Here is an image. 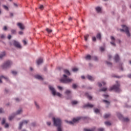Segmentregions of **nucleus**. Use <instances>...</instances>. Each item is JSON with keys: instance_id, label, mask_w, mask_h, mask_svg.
<instances>
[{"instance_id": "1", "label": "nucleus", "mask_w": 131, "mask_h": 131, "mask_svg": "<svg viewBox=\"0 0 131 131\" xmlns=\"http://www.w3.org/2000/svg\"><path fill=\"white\" fill-rule=\"evenodd\" d=\"M53 121L54 125L57 126V131H62V128H61V123H62V121H61V119L53 118Z\"/></svg>"}, {"instance_id": "2", "label": "nucleus", "mask_w": 131, "mask_h": 131, "mask_svg": "<svg viewBox=\"0 0 131 131\" xmlns=\"http://www.w3.org/2000/svg\"><path fill=\"white\" fill-rule=\"evenodd\" d=\"M60 82H62V83H70V82H72L73 81V79L69 78L67 76V75L64 74L61 79H60Z\"/></svg>"}, {"instance_id": "3", "label": "nucleus", "mask_w": 131, "mask_h": 131, "mask_svg": "<svg viewBox=\"0 0 131 131\" xmlns=\"http://www.w3.org/2000/svg\"><path fill=\"white\" fill-rule=\"evenodd\" d=\"M117 85H115L108 90V91H115L116 93H119L120 92V88H119L120 84L118 81H116Z\"/></svg>"}, {"instance_id": "4", "label": "nucleus", "mask_w": 131, "mask_h": 131, "mask_svg": "<svg viewBox=\"0 0 131 131\" xmlns=\"http://www.w3.org/2000/svg\"><path fill=\"white\" fill-rule=\"evenodd\" d=\"M49 90H50V91H51L52 93V95L53 96H57L58 97H62V94H61L59 92H57L56 93V91L55 90V89L53 88V86L49 85Z\"/></svg>"}, {"instance_id": "5", "label": "nucleus", "mask_w": 131, "mask_h": 131, "mask_svg": "<svg viewBox=\"0 0 131 131\" xmlns=\"http://www.w3.org/2000/svg\"><path fill=\"white\" fill-rule=\"evenodd\" d=\"M122 27L123 29H120V31H124L127 36H130V33H129V31H128V28H127L125 25H122Z\"/></svg>"}, {"instance_id": "6", "label": "nucleus", "mask_w": 131, "mask_h": 131, "mask_svg": "<svg viewBox=\"0 0 131 131\" xmlns=\"http://www.w3.org/2000/svg\"><path fill=\"white\" fill-rule=\"evenodd\" d=\"M12 61H7L2 66V68H3V69H6V68L10 67V66L12 65Z\"/></svg>"}, {"instance_id": "7", "label": "nucleus", "mask_w": 131, "mask_h": 131, "mask_svg": "<svg viewBox=\"0 0 131 131\" xmlns=\"http://www.w3.org/2000/svg\"><path fill=\"white\" fill-rule=\"evenodd\" d=\"M117 116L120 119H121L123 121H124L125 122H128V121H129V119H128V118H124L122 115H121V114L119 113L117 114Z\"/></svg>"}, {"instance_id": "8", "label": "nucleus", "mask_w": 131, "mask_h": 131, "mask_svg": "<svg viewBox=\"0 0 131 131\" xmlns=\"http://www.w3.org/2000/svg\"><path fill=\"white\" fill-rule=\"evenodd\" d=\"M79 120H80V118L78 117L76 118H74L73 119V121H66V122H67V123H69V124H74V123H75V122H77L78 121H79Z\"/></svg>"}, {"instance_id": "9", "label": "nucleus", "mask_w": 131, "mask_h": 131, "mask_svg": "<svg viewBox=\"0 0 131 131\" xmlns=\"http://www.w3.org/2000/svg\"><path fill=\"white\" fill-rule=\"evenodd\" d=\"M29 122V121L24 120L21 122L19 123L18 128L19 129H21L22 128V126H23V124H27Z\"/></svg>"}, {"instance_id": "10", "label": "nucleus", "mask_w": 131, "mask_h": 131, "mask_svg": "<svg viewBox=\"0 0 131 131\" xmlns=\"http://www.w3.org/2000/svg\"><path fill=\"white\" fill-rule=\"evenodd\" d=\"M13 45L14 47H16V48H18V49H21V47L19 42L16 41V40H13Z\"/></svg>"}, {"instance_id": "11", "label": "nucleus", "mask_w": 131, "mask_h": 131, "mask_svg": "<svg viewBox=\"0 0 131 131\" xmlns=\"http://www.w3.org/2000/svg\"><path fill=\"white\" fill-rule=\"evenodd\" d=\"M111 39L112 40V41L111 42V45L112 46H114V47H115V46H116V45L115 44V38H114V37L113 36H111Z\"/></svg>"}, {"instance_id": "12", "label": "nucleus", "mask_w": 131, "mask_h": 131, "mask_svg": "<svg viewBox=\"0 0 131 131\" xmlns=\"http://www.w3.org/2000/svg\"><path fill=\"white\" fill-rule=\"evenodd\" d=\"M43 62V59L42 58H39L38 59H37L36 60V63L38 64V65H40V64H41V63H42Z\"/></svg>"}, {"instance_id": "13", "label": "nucleus", "mask_w": 131, "mask_h": 131, "mask_svg": "<svg viewBox=\"0 0 131 131\" xmlns=\"http://www.w3.org/2000/svg\"><path fill=\"white\" fill-rule=\"evenodd\" d=\"M17 26L19 27L20 29L23 30L24 29V25L20 23H17Z\"/></svg>"}, {"instance_id": "14", "label": "nucleus", "mask_w": 131, "mask_h": 131, "mask_svg": "<svg viewBox=\"0 0 131 131\" xmlns=\"http://www.w3.org/2000/svg\"><path fill=\"white\" fill-rule=\"evenodd\" d=\"M86 107H89V108H93V107H94V105L93 104H91L90 103H88L87 104H85L84 106H83V107L84 108H85Z\"/></svg>"}, {"instance_id": "15", "label": "nucleus", "mask_w": 131, "mask_h": 131, "mask_svg": "<svg viewBox=\"0 0 131 131\" xmlns=\"http://www.w3.org/2000/svg\"><path fill=\"white\" fill-rule=\"evenodd\" d=\"M87 78L89 79V80H91V81H93V80H95V78L92 77L91 75H88Z\"/></svg>"}, {"instance_id": "16", "label": "nucleus", "mask_w": 131, "mask_h": 131, "mask_svg": "<svg viewBox=\"0 0 131 131\" xmlns=\"http://www.w3.org/2000/svg\"><path fill=\"white\" fill-rule=\"evenodd\" d=\"M64 73L67 74V75H68V76H69V75H70V72H69V71L67 69H65L63 70Z\"/></svg>"}, {"instance_id": "17", "label": "nucleus", "mask_w": 131, "mask_h": 131, "mask_svg": "<svg viewBox=\"0 0 131 131\" xmlns=\"http://www.w3.org/2000/svg\"><path fill=\"white\" fill-rule=\"evenodd\" d=\"M35 77L37 79H40V80H42V79H43V78H42V77H41L40 75H35Z\"/></svg>"}, {"instance_id": "18", "label": "nucleus", "mask_w": 131, "mask_h": 131, "mask_svg": "<svg viewBox=\"0 0 131 131\" xmlns=\"http://www.w3.org/2000/svg\"><path fill=\"white\" fill-rule=\"evenodd\" d=\"M3 78H4V79H5V80H6L7 81H8V78L7 77H5V76H1V77H0V83H2L3 82L2 81V79H3Z\"/></svg>"}, {"instance_id": "19", "label": "nucleus", "mask_w": 131, "mask_h": 131, "mask_svg": "<svg viewBox=\"0 0 131 131\" xmlns=\"http://www.w3.org/2000/svg\"><path fill=\"white\" fill-rule=\"evenodd\" d=\"M115 62H118V61H119V56H118V55H116L115 57Z\"/></svg>"}, {"instance_id": "20", "label": "nucleus", "mask_w": 131, "mask_h": 131, "mask_svg": "<svg viewBox=\"0 0 131 131\" xmlns=\"http://www.w3.org/2000/svg\"><path fill=\"white\" fill-rule=\"evenodd\" d=\"M96 10L97 11V12L98 13H100V12H101V11H102V9L100 7H98L96 8Z\"/></svg>"}, {"instance_id": "21", "label": "nucleus", "mask_w": 131, "mask_h": 131, "mask_svg": "<svg viewBox=\"0 0 131 131\" xmlns=\"http://www.w3.org/2000/svg\"><path fill=\"white\" fill-rule=\"evenodd\" d=\"M85 59L86 60H91V59H92V56H91V55H88L85 57Z\"/></svg>"}, {"instance_id": "22", "label": "nucleus", "mask_w": 131, "mask_h": 131, "mask_svg": "<svg viewBox=\"0 0 131 131\" xmlns=\"http://www.w3.org/2000/svg\"><path fill=\"white\" fill-rule=\"evenodd\" d=\"M11 31L12 34H16L17 33V31L15 29H12Z\"/></svg>"}, {"instance_id": "23", "label": "nucleus", "mask_w": 131, "mask_h": 131, "mask_svg": "<svg viewBox=\"0 0 131 131\" xmlns=\"http://www.w3.org/2000/svg\"><path fill=\"white\" fill-rule=\"evenodd\" d=\"M6 56V52H3L2 54L0 55V59H2L3 57Z\"/></svg>"}, {"instance_id": "24", "label": "nucleus", "mask_w": 131, "mask_h": 131, "mask_svg": "<svg viewBox=\"0 0 131 131\" xmlns=\"http://www.w3.org/2000/svg\"><path fill=\"white\" fill-rule=\"evenodd\" d=\"M85 95L87 96V98H88L89 100H92V99H93V97L90 96L88 93H85Z\"/></svg>"}, {"instance_id": "25", "label": "nucleus", "mask_w": 131, "mask_h": 131, "mask_svg": "<svg viewBox=\"0 0 131 131\" xmlns=\"http://www.w3.org/2000/svg\"><path fill=\"white\" fill-rule=\"evenodd\" d=\"M89 34H87V35H85V36H84V40H85V41H88V38H89Z\"/></svg>"}, {"instance_id": "26", "label": "nucleus", "mask_w": 131, "mask_h": 131, "mask_svg": "<svg viewBox=\"0 0 131 131\" xmlns=\"http://www.w3.org/2000/svg\"><path fill=\"white\" fill-rule=\"evenodd\" d=\"M107 91V88H103L99 90V92H106Z\"/></svg>"}, {"instance_id": "27", "label": "nucleus", "mask_w": 131, "mask_h": 131, "mask_svg": "<svg viewBox=\"0 0 131 131\" xmlns=\"http://www.w3.org/2000/svg\"><path fill=\"white\" fill-rule=\"evenodd\" d=\"M103 102H104V103H105V104H106V105H107V106H109L110 105V102L107 101V100H103Z\"/></svg>"}, {"instance_id": "28", "label": "nucleus", "mask_w": 131, "mask_h": 131, "mask_svg": "<svg viewBox=\"0 0 131 131\" xmlns=\"http://www.w3.org/2000/svg\"><path fill=\"white\" fill-rule=\"evenodd\" d=\"M65 94L66 95H69V94H71V91L70 90H66Z\"/></svg>"}, {"instance_id": "29", "label": "nucleus", "mask_w": 131, "mask_h": 131, "mask_svg": "<svg viewBox=\"0 0 131 131\" xmlns=\"http://www.w3.org/2000/svg\"><path fill=\"white\" fill-rule=\"evenodd\" d=\"M111 116L110 114H106L104 115V117L105 118H108V117Z\"/></svg>"}, {"instance_id": "30", "label": "nucleus", "mask_w": 131, "mask_h": 131, "mask_svg": "<svg viewBox=\"0 0 131 131\" xmlns=\"http://www.w3.org/2000/svg\"><path fill=\"white\" fill-rule=\"evenodd\" d=\"M97 38H98V39H101V34L100 33H98L97 34V36H96Z\"/></svg>"}, {"instance_id": "31", "label": "nucleus", "mask_w": 131, "mask_h": 131, "mask_svg": "<svg viewBox=\"0 0 131 131\" xmlns=\"http://www.w3.org/2000/svg\"><path fill=\"white\" fill-rule=\"evenodd\" d=\"M22 112V109H19L16 112V114H21Z\"/></svg>"}, {"instance_id": "32", "label": "nucleus", "mask_w": 131, "mask_h": 131, "mask_svg": "<svg viewBox=\"0 0 131 131\" xmlns=\"http://www.w3.org/2000/svg\"><path fill=\"white\" fill-rule=\"evenodd\" d=\"M84 131H95V128L90 129H84Z\"/></svg>"}, {"instance_id": "33", "label": "nucleus", "mask_w": 131, "mask_h": 131, "mask_svg": "<svg viewBox=\"0 0 131 131\" xmlns=\"http://www.w3.org/2000/svg\"><path fill=\"white\" fill-rule=\"evenodd\" d=\"M72 88H73V89L75 90V89H76V88H77V84H73Z\"/></svg>"}, {"instance_id": "34", "label": "nucleus", "mask_w": 131, "mask_h": 131, "mask_svg": "<svg viewBox=\"0 0 131 131\" xmlns=\"http://www.w3.org/2000/svg\"><path fill=\"white\" fill-rule=\"evenodd\" d=\"M73 72H76V71H78V69L76 68H74L72 69Z\"/></svg>"}, {"instance_id": "35", "label": "nucleus", "mask_w": 131, "mask_h": 131, "mask_svg": "<svg viewBox=\"0 0 131 131\" xmlns=\"http://www.w3.org/2000/svg\"><path fill=\"white\" fill-rule=\"evenodd\" d=\"M105 124L106 125H111V123L109 121L105 122Z\"/></svg>"}, {"instance_id": "36", "label": "nucleus", "mask_w": 131, "mask_h": 131, "mask_svg": "<svg viewBox=\"0 0 131 131\" xmlns=\"http://www.w3.org/2000/svg\"><path fill=\"white\" fill-rule=\"evenodd\" d=\"M94 111H95V113H100V110L98 108H96Z\"/></svg>"}, {"instance_id": "37", "label": "nucleus", "mask_w": 131, "mask_h": 131, "mask_svg": "<svg viewBox=\"0 0 131 131\" xmlns=\"http://www.w3.org/2000/svg\"><path fill=\"white\" fill-rule=\"evenodd\" d=\"M15 117V116H11L9 117V120H12L13 119V118H14Z\"/></svg>"}, {"instance_id": "38", "label": "nucleus", "mask_w": 131, "mask_h": 131, "mask_svg": "<svg viewBox=\"0 0 131 131\" xmlns=\"http://www.w3.org/2000/svg\"><path fill=\"white\" fill-rule=\"evenodd\" d=\"M78 102L77 101H73L72 102V104L73 105H76L77 104Z\"/></svg>"}, {"instance_id": "39", "label": "nucleus", "mask_w": 131, "mask_h": 131, "mask_svg": "<svg viewBox=\"0 0 131 131\" xmlns=\"http://www.w3.org/2000/svg\"><path fill=\"white\" fill-rule=\"evenodd\" d=\"M46 30L48 32V33H51V32H52V30L49 28L46 29Z\"/></svg>"}, {"instance_id": "40", "label": "nucleus", "mask_w": 131, "mask_h": 131, "mask_svg": "<svg viewBox=\"0 0 131 131\" xmlns=\"http://www.w3.org/2000/svg\"><path fill=\"white\" fill-rule=\"evenodd\" d=\"M35 104L36 106L37 109H39V105H38V104H37V103H36V102H35Z\"/></svg>"}, {"instance_id": "41", "label": "nucleus", "mask_w": 131, "mask_h": 131, "mask_svg": "<svg viewBox=\"0 0 131 131\" xmlns=\"http://www.w3.org/2000/svg\"><path fill=\"white\" fill-rule=\"evenodd\" d=\"M3 8H4V9H5V10H9V8H8V6H7L4 5V6H3Z\"/></svg>"}, {"instance_id": "42", "label": "nucleus", "mask_w": 131, "mask_h": 131, "mask_svg": "<svg viewBox=\"0 0 131 131\" xmlns=\"http://www.w3.org/2000/svg\"><path fill=\"white\" fill-rule=\"evenodd\" d=\"M93 58L94 60V61H98V57H97V56H94Z\"/></svg>"}, {"instance_id": "43", "label": "nucleus", "mask_w": 131, "mask_h": 131, "mask_svg": "<svg viewBox=\"0 0 131 131\" xmlns=\"http://www.w3.org/2000/svg\"><path fill=\"white\" fill-rule=\"evenodd\" d=\"M11 72L13 74V75H16V74H17V72L15 71H12Z\"/></svg>"}, {"instance_id": "44", "label": "nucleus", "mask_w": 131, "mask_h": 131, "mask_svg": "<svg viewBox=\"0 0 131 131\" xmlns=\"http://www.w3.org/2000/svg\"><path fill=\"white\" fill-rule=\"evenodd\" d=\"M43 5H40L39 7V9H40V10H43Z\"/></svg>"}, {"instance_id": "45", "label": "nucleus", "mask_w": 131, "mask_h": 131, "mask_svg": "<svg viewBox=\"0 0 131 131\" xmlns=\"http://www.w3.org/2000/svg\"><path fill=\"white\" fill-rule=\"evenodd\" d=\"M106 64H107V65H108L109 66H112V63H111V62L106 61Z\"/></svg>"}, {"instance_id": "46", "label": "nucleus", "mask_w": 131, "mask_h": 131, "mask_svg": "<svg viewBox=\"0 0 131 131\" xmlns=\"http://www.w3.org/2000/svg\"><path fill=\"white\" fill-rule=\"evenodd\" d=\"M6 123V119L4 118L2 121V124H5Z\"/></svg>"}, {"instance_id": "47", "label": "nucleus", "mask_w": 131, "mask_h": 131, "mask_svg": "<svg viewBox=\"0 0 131 131\" xmlns=\"http://www.w3.org/2000/svg\"><path fill=\"white\" fill-rule=\"evenodd\" d=\"M23 42L24 43V44L25 46H26V45H27V42L26 40H24L23 41Z\"/></svg>"}, {"instance_id": "48", "label": "nucleus", "mask_w": 131, "mask_h": 131, "mask_svg": "<svg viewBox=\"0 0 131 131\" xmlns=\"http://www.w3.org/2000/svg\"><path fill=\"white\" fill-rule=\"evenodd\" d=\"M3 30L6 31V30H8V28L7 27V26H4L3 28Z\"/></svg>"}, {"instance_id": "49", "label": "nucleus", "mask_w": 131, "mask_h": 131, "mask_svg": "<svg viewBox=\"0 0 131 131\" xmlns=\"http://www.w3.org/2000/svg\"><path fill=\"white\" fill-rule=\"evenodd\" d=\"M100 51H101V52H103V51L105 50V49L103 47H100Z\"/></svg>"}, {"instance_id": "50", "label": "nucleus", "mask_w": 131, "mask_h": 131, "mask_svg": "<svg viewBox=\"0 0 131 131\" xmlns=\"http://www.w3.org/2000/svg\"><path fill=\"white\" fill-rule=\"evenodd\" d=\"M96 37H92V40L93 41H96Z\"/></svg>"}, {"instance_id": "51", "label": "nucleus", "mask_w": 131, "mask_h": 131, "mask_svg": "<svg viewBox=\"0 0 131 131\" xmlns=\"http://www.w3.org/2000/svg\"><path fill=\"white\" fill-rule=\"evenodd\" d=\"M98 131H104V128H100L98 129Z\"/></svg>"}, {"instance_id": "52", "label": "nucleus", "mask_w": 131, "mask_h": 131, "mask_svg": "<svg viewBox=\"0 0 131 131\" xmlns=\"http://www.w3.org/2000/svg\"><path fill=\"white\" fill-rule=\"evenodd\" d=\"M5 127L6 128L9 127V124H8V123L5 124Z\"/></svg>"}, {"instance_id": "53", "label": "nucleus", "mask_w": 131, "mask_h": 131, "mask_svg": "<svg viewBox=\"0 0 131 131\" xmlns=\"http://www.w3.org/2000/svg\"><path fill=\"white\" fill-rule=\"evenodd\" d=\"M0 113H4V110L2 108H0Z\"/></svg>"}, {"instance_id": "54", "label": "nucleus", "mask_w": 131, "mask_h": 131, "mask_svg": "<svg viewBox=\"0 0 131 131\" xmlns=\"http://www.w3.org/2000/svg\"><path fill=\"white\" fill-rule=\"evenodd\" d=\"M58 89H59L60 91H62V90H63V88L60 86H57Z\"/></svg>"}, {"instance_id": "55", "label": "nucleus", "mask_w": 131, "mask_h": 131, "mask_svg": "<svg viewBox=\"0 0 131 131\" xmlns=\"http://www.w3.org/2000/svg\"><path fill=\"white\" fill-rule=\"evenodd\" d=\"M8 39H11L12 38V36L11 35H9L8 36Z\"/></svg>"}, {"instance_id": "56", "label": "nucleus", "mask_w": 131, "mask_h": 131, "mask_svg": "<svg viewBox=\"0 0 131 131\" xmlns=\"http://www.w3.org/2000/svg\"><path fill=\"white\" fill-rule=\"evenodd\" d=\"M47 125H48L49 126L51 125V122H47Z\"/></svg>"}, {"instance_id": "57", "label": "nucleus", "mask_w": 131, "mask_h": 131, "mask_svg": "<svg viewBox=\"0 0 131 131\" xmlns=\"http://www.w3.org/2000/svg\"><path fill=\"white\" fill-rule=\"evenodd\" d=\"M19 34H20V35H22V34H23V32L22 31H19L18 32Z\"/></svg>"}, {"instance_id": "58", "label": "nucleus", "mask_w": 131, "mask_h": 131, "mask_svg": "<svg viewBox=\"0 0 131 131\" xmlns=\"http://www.w3.org/2000/svg\"><path fill=\"white\" fill-rule=\"evenodd\" d=\"M1 38H5V36H4V35H1Z\"/></svg>"}, {"instance_id": "59", "label": "nucleus", "mask_w": 131, "mask_h": 131, "mask_svg": "<svg viewBox=\"0 0 131 131\" xmlns=\"http://www.w3.org/2000/svg\"><path fill=\"white\" fill-rule=\"evenodd\" d=\"M15 101H16V102H19V101H20V99H19V98H15Z\"/></svg>"}, {"instance_id": "60", "label": "nucleus", "mask_w": 131, "mask_h": 131, "mask_svg": "<svg viewBox=\"0 0 131 131\" xmlns=\"http://www.w3.org/2000/svg\"><path fill=\"white\" fill-rule=\"evenodd\" d=\"M98 85H99V86L101 87V86H102V85H103L102 84V83H98Z\"/></svg>"}, {"instance_id": "61", "label": "nucleus", "mask_w": 131, "mask_h": 131, "mask_svg": "<svg viewBox=\"0 0 131 131\" xmlns=\"http://www.w3.org/2000/svg\"><path fill=\"white\" fill-rule=\"evenodd\" d=\"M108 58L109 59H110L111 58H112V56H111V55H108Z\"/></svg>"}, {"instance_id": "62", "label": "nucleus", "mask_w": 131, "mask_h": 131, "mask_svg": "<svg viewBox=\"0 0 131 131\" xmlns=\"http://www.w3.org/2000/svg\"><path fill=\"white\" fill-rule=\"evenodd\" d=\"M81 77L82 79H84V78H85V77H84V76H82Z\"/></svg>"}, {"instance_id": "63", "label": "nucleus", "mask_w": 131, "mask_h": 131, "mask_svg": "<svg viewBox=\"0 0 131 131\" xmlns=\"http://www.w3.org/2000/svg\"><path fill=\"white\" fill-rule=\"evenodd\" d=\"M102 83L103 85H105V84H106V82H102Z\"/></svg>"}, {"instance_id": "64", "label": "nucleus", "mask_w": 131, "mask_h": 131, "mask_svg": "<svg viewBox=\"0 0 131 131\" xmlns=\"http://www.w3.org/2000/svg\"><path fill=\"white\" fill-rule=\"evenodd\" d=\"M128 77H129V78H131V74L128 75Z\"/></svg>"}]
</instances>
